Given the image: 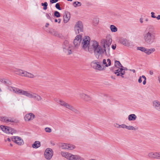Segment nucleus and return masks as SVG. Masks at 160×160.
Wrapping results in <instances>:
<instances>
[{
  "instance_id": "nucleus-1",
  "label": "nucleus",
  "mask_w": 160,
  "mask_h": 160,
  "mask_svg": "<svg viewBox=\"0 0 160 160\" xmlns=\"http://www.w3.org/2000/svg\"><path fill=\"white\" fill-rule=\"evenodd\" d=\"M112 42V39L111 38L103 39L101 41V43L103 48L98 45V43L96 41H92V46L94 50L95 55L98 59L102 58L104 52L107 56L110 55V46Z\"/></svg>"
},
{
  "instance_id": "nucleus-2",
  "label": "nucleus",
  "mask_w": 160,
  "mask_h": 160,
  "mask_svg": "<svg viewBox=\"0 0 160 160\" xmlns=\"http://www.w3.org/2000/svg\"><path fill=\"white\" fill-rule=\"evenodd\" d=\"M143 39L144 42L148 45H150L155 42L156 37L153 30L147 27L143 33Z\"/></svg>"
},
{
  "instance_id": "nucleus-3",
  "label": "nucleus",
  "mask_w": 160,
  "mask_h": 160,
  "mask_svg": "<svg viewBox=\"0 0 160 160\" xmlns=\"http://www.w3.org/2000/svg\"><path fill=\"white\" fill-rule=\"evenodd\" d=\"M54 101L58 104H60L62 106H63L69 110L72 111L76 113L79 114V111L74 108L73 106L69 104L66 102L58 98H55Z\"/></svg>"
},
{
  "instance_id": "nucleus-4",
  "label": "nucleus",
  "mask_w": 160,
  "mask_h": 160,
  "mask_svg": "<svg viewBox=\"0 0 160 160\" xmlns=\"http://www.w3.org/2000/svg\"><path fill=\"white\" fill-rule=\"evenodd\" d=\"M90 41V38L88 36H85L81 44L82 45L83 48L85 50L88 47V51L91 52L92 51V49L90 48V46H88L89 44Z\"/></svg>"
},
{
  "instance_id": "nucleus-5",
  "label": "nucleus",
  "mask_w": 160,
  "mask_h": 160,
  "mask_svg": "<svg viewBox=\"0 0 160 160\" xmlns=\"http://www.w3.org/2000/svg\"><path fill=\"white\" fill-rule=\"evenodd\" d=\"M14 91L16 93L20 94L27 96V97L31 98H33L35 93H30L27 91H23L22 90L16 88H14L13 89Z\"/></svg>"
},
{
  "instance_id": "nucleus-6",
  "label": "nucleus",
  "mask_w": 160,
  "mask_h": 160,
  "mask_svg": "<svg viewBox=\"0 0 160 160\" xmlns=\"http://www.w3.org/2000/svg\"><path fill=\"white\" fill-rule=\"evenodd\" d=\"M21 76L22 77H27L31 78H36L39 79V77H41L40 75L38 74H33L26 71L22 70L21 72Z\"/></svg>"
},
{
  "instance_id": "nucleus-7",
  "label": "nucleus",
  "mask_w": 160,
  "mask_h": 160,
  "mask_svg": "<svg viewBox=\"0 0 160 160\" xmlns=\"http://www.w3.org/2000/svg\"><path fill=\"white\" fill-rule=\"evenodd\" d=\"M74 30L76 34L83 32V24L81 21H78L76 22L74 27Z\"/></svg>"
},
{
  "instance_id": "nucleus-8",
  "label": "nucleus",
  "mask_w": 160,
  "mask_h": 160,
  "mask_svg": "<svg viewBox=\"0 0 160 160\" xmlns=\"http://www.w3.org/2000/svg\"><path fill=\"white\" fill-rule=\"evenodd\" d=\"M62 47L63 51L65 52H67L68 54L69 55L72 53L71 49V47L69 46V42L68 41L65 40L63 42Z\"/></svg>"
},
{
  "instance_id": "nucleus-9",
  "label": "nucleus",
  "mask_w": 160,
  "mask_h": 160,
  "mask_svg": "<svg viewBox=\"0 0 160 160\" xmlns=\"http://www.w3.org/2000/svg\"><path fill=\"white\" fill-rule=\"evenodd\" d=\"M0 121L6 123H8L9 122L17 123L19 122V121L18 120L12 119L10 118H9L6 116L0 117Z\"/></svg>"
},
{
  "instance_id": "nucleus-10",
  "label": "nucleus",
  "mask_w": 160,
  "mask_h": 160,
  "mask_svg": "<svg viewBox=\"0 0 160 160\" xmlns=\"http://www.w3.org/2000/svg\"><path fill=\"white\" fill-rule=\"evenodd\" d=\"M53 155V151L50 148H47L45 151L44 155L45 158L48 160L50 159Z\"/></svg>"
},
{
  "instance_id": "nucleus-11",
  "label": "nucleus",
  "mask_w": 160,
  "mask_h": 160,
  "mask_svg": "<svg viewBox=\"0 0 160 160\" xmlns=\"http://www.w3.org/2000/svg\"><path fill=\"white\" fill-rule=\"evenodd\" d=\"M82 39V36L81 35H77L73 41V44L75 47L77 48L80 45Z\"/></svg>"
},
{
  "instance_id": "nucleus-12",
  "label": "nucleus",
  "mask_w": 160,
  "mask_h": 160,
  "mask_svg": "<svg viewBox=\"0 0 160 160\" xmlns=\"http://www.w3.org/2000/svg\"><path fill=\"white\" fill-rule=\"evenodd\" d=\"M11 140L19 145H21L23 144V140L20 138L18 137H12L11 138Z\"/></svg>"
},
{
  "instance_id": "nucleus-13",
  "label": "nucleus",
  "mask_w": 160,
  "mask_h": 160,
  "mask_svg": "<svg viewBox=\"0 0 160 160\" xmlns=\"http://www.w3.org/2000/svg\"><path fill=\"white\" fill-rule=\"evenodd\" d=\"M35 118V116L33 113H30L25 115L24 119L26 122H29Z\"/></svg>"
},
{
  "instance_id": "nucleus-14",
  "label": "nucleus",
  "mask_w": 160,
  "mask_h": 160,
  "mask_svg": "<svg viewBox=\"0 0 160 160\" xmlns=\"http://www.w3.org/2000/svg\"><path fill=\"white\" fill-rule=\"evenodd\" d=\"M69 160H85V159L78 155H73L71 154L69 156Z\"/></svg>"
},
{
  "instance_id": "nucleus-15",
  "label": "nucleus",
  "mask_w": 160,
  "mask_h": 160,
  "mask_svg": "<svg viewBox=\"0 0 160 160\" xmlns=\"http://www.w3.org/2000/svg\"><path fill=\"white\" fill-rule=\"evenodd\" d=\"M124 70H125V69H123V68H120V69H118L115 71V73L116 74L117 76H119L121 74V76L123 78L124 77L123 76V75L125 73Z\"/></svg>"
},
{
  "instance_id": "nucleus-16",
  "label": "nucleus",
  "mask_w": 160,
  "mask_h": 160,
  "mask_svg": "<svg viewBox=\"0 0 160 160\" xmlns=\"http://www.w3.org/2000/svg\"><path fill=\"white\" fill-rule=\"evenodd\" d=\"M79 95L80 97L85 101H88L91 100V97L85 93H80Z\"/></svg>"
},
{
  "instance_id": "nucleus-17",
  "label": "nucleus",
  "mask_w": 160,
  "mask_h": 160,
  "mask_svg": "<svg viewBox=\"0 0 160 160\" xmlns=\"http://www.w3.org/2000/svg\"><path fill=\"white\" fill-rule=\"evenodd\" d=\"M70 18V14L69 12H65V14L63 16V21L65 23H67Z\"/></svg>"
},
{
  "instance_id": "nucleus-18",
  "label": "nucleus",
  "mask_w": 160,
  "mask_h": 160,
  "mask_svg": "<svg viewBox=\"0 0 160 160\" xmlns=\"http://www.w3.org/2000/svg\"><path fill=\"white\" fill-rule=\"evenodd\" d=\"M153 106L155 108L160 111V102L157 100H155L153 102Z\"/></svg>"
},
{
  "instance_id": "nucleus-19",
  "label": "nucleus",
  "mask_w": 160,
  "mask_h": 160,
  "mask_svg": "<svg viewBox=\"0 0 160 160\" xmlns=\"http://www.w3.org/2000/svg\"><path fill=\"white\" fill-rule=\"evenodd\" d=\"M158 152H150L148 153L149 157L152 158L158 159Z\"/></svg>"
},
{
  "instance_id": "nucleus-20",
  "label": "nucleus",
  "mask_w": 160,
  "mask_h": 160,
  "mask_svg": "<svg viewBox=\"0 0 160 160\" xmlns=\"http://www.w3.org/2000/svg\"><path fill=\"white\" fill-rule=\"evenodd\" d=\"M61 154L63 157H65L67 159L69 160L70 158L69 156H70L71 153L64 152H61Z\"/></svg>"
},
{
  "instance_id": "nucleus-21",
  "label": "nucleus",
  "mask_w": 160,
  "mask_h": 160,
  "mask_svg": "<svg viewBox=\"0 0 160 160\" xmlns=\"http://www.w3.org/2000/svg\"><path fill=\"white\" fill-rule=\"evenodd\" d=\"M136 118V116L134 114H130L128 116V119L129 121H134Z\"/></svg>"
},
{
  "instance_id": "nucleus-22",
  "label": "nucleus",
  "mask_w": 160,
  "mask_h": 160,
  "mask_svg": "<svg viewBox=\"0 0 160 160\" xmlns=\"http://www.w3.org/2000/svg\"><path fill=\"white\" fill-rule=\"evenodd\" d=\"M40 145V142L39 141H36L32 145V147L34 148H37L39 147Z\"/></svg>"
},
{
  "instance_id": "nucleus-23",
  "label": "nucleus",
  "mask_w": 160,
  "mask_h": 160,
  "mask_svg": "<svg viewBox=\"0 0 160 160\" xmlns=\"http://www.w3.org/2000/svg\"><path fill=\"white\" fill-rule=\"evenodd\" d=\"M120 42L126 46H128L129 43L128 41L126 39H122L120 40Z\"/></svg>"
},
{
  "instance_id": "nucleus-24",
  "label": "nucleus",
  "mask_w": 160,
  "mask_h": 160,
  "mask_svg": "<svg viewBox=\"0 0 160 160\" xmlns=\"http://www.w3.org/2000/svg\"><path fill=\"white\" fill-rule=\"evenodd\" d=\"M115 66L116 67L120 69V68H123V67L122 66L120 62L119 61H116L115 62Z\"/></svg>"
},
{
  "instance_id": "nucleus-25",
  "label": "nucleus",
  "mask_w": 160,
  "mask_h": 160,
  "mask_svg": "<svg viewBox=\"0 0 160 160\" xmlns=\"http://www.w3.org/2000/svg\"><path fill=\"white\" fill-rule=\"evenodd\" d=\"M111 30L112 32H116L118 31L117 28L114 25H111L110 26Z\"/></svg>"
},
{
  "instance_id": "nucleus-26",
  "label": "nucleus",
  "mask_w": 160,
  "mask_h": 160,
  "mask_svg": "<svg viewBox=\"0 0 160 160\" xmlns=\"http://www.w3.org/2000/svg\"><path fill=\"white\" fill-rule=\"evenodd\" d=\"M34 100H36L38 101H40L42 100V98L40 96L38 95L35 94L34 97L33 98Z\"/></svg>"
},
{
  "instance_id": "nucleus-27",
  "label": "nucleus",
  "mask_w": 160,
  "mask_h": 160,
  "mask_svg": "<svg viewBox=\"0 0 160 160\" xmlns=\"http://www.w3.org/2000/svg\"><path fill=\"white\" fill-rule=\"evenodd\" d=\"M146 54L148 55H150L151 53L155 51V49L154 48H151L150 49H147Z\"/></svg>"
},
{
  "instance_id": "nucleus-28",
  "label": "nucleus",
  "mask_w": 160,
  "mask_h": 160,
  "mask_svg": "<svg viewBox=\"0 0 160 160\" xmlns=\"http://www.w3.org/2000/svg\"><path fill=\"white\" fill-rule=\"evenodd\" d=\"M22 70L21 69L16 68L14 70V71L15 72V73L16 74L21 76Z\"/></svg>"
},
{
  "instance_id": "nucleus-29",
  "label": "nucleus",
  "mask_w": 160,
  "mask_h": 160,
  "mask_svg": "<svg viewBox=\"0 0 160 160\" xmlns=\"http://www.w3.org/2000/svg\"><path fill=\"white\" fill-rule=\"evenodd\" d=\"M72 5L74 7L76 8L79 6H81L82 5V3L81 2H79L75 1L73 2Z\"/></svg>"
},
{
  "instance_id": "nucleus-30",
  "label": "nucleus",
  "mask_w": 160,
  "mask_h": 160,
  "mask_svg": "<svg viewBox=\"0 0 160 160\" xmlns=\"http://www.w3.org/2000/svg\"><path fill=\"white\" fill-rule=\"evenodd\" d=\"M98 62H96V61H95L92 62L91 63V66L94 68L96 69L97 65Z\"/></svg>"
},
{
  "instance_id": "nucleus-31",
  "label": "nucleus",
  "mask_w": 160,
  "mask_h": 160,
  "mask_svg": "<svg viewBox=\"0 0 160 160\" xmlns=\"http://www.w3.org/2000/svg\"><path fill=\"white\" fill-rule=\"evenodd\" d=\"M137 49L138 50H140L142 52H143L146 53L147 51V48H145L142 47H138L137 48Z\"/></svg>"
},
{
  "instance_id": "nucleus-32",
  "label": "nucleus",
  "mask_w": 160,
  "mask_h": 160,
  "mask_svg": "<svg viewBox=\"0 0 160 160\" xmlns=\"http://www.w3.org/2000/svg\"><path fill=\"white\" fill-rule=\"evenodd\" d=\"M0 127L2 131L6 133L7 131V128L8 127H6L2 125L0 126Z\"/></svg>"
},
{
  "instance_id": "nucleus-33",
  "label": "nucleus",
  "mask_w": 160,
  "mask_h": 160,
  "mask_svg": "<svg viewBox=\"0 0 160 160\" xmlns=\"http://www.w3.org/2000/svg\"><path fill=\"white\" fill-rule=\"evenodd\" d=\"M97 68H96V69H97L99 70H102L103 69V68H102V67L101 66V65L99 64V62H98Z\"/></svg>"
},
{
  "instance_id": "nucleus-34",
  "label": "nucleus",
  "mask_w": 160,
  "mask_h": 160,
  "mask_svg": "<svg viewBox=\"0 0 160 160\" xmlns=\"http://www.w3.org/2000/svg\"><path fill=\"white\" fill-rule=\"evenodd\" d=\"M68 144L63 143L62 144L61 147L63 149H67Z\"/></svg>"
},
{
  "instance_id": "nucleus-35",
  "label": "nucleus",
  "mask_w": 160,
  "mask_h": 160,
  "mask_svg": "<svg viewBox=\"0 0 160 160\" xmlns=\"http://www.w3.org/2000/svg\"><path fill=\"white\" fill-rule=\"evenodd\" d=\"M115 127L118 128H127V126L125 124H122L120 125H118V126H117L116 125H115Z\"/></svg>"
},
{
  "instance_id": "nucleus-36",
  "label": "nucleus",
  "mask_w": 160,
  "mask_h": 160,
  "mask_svg": "<svg viewBox=\"0 0 160 160\" xmlns=\"http://www.w3.org/2000/svg\"><path fill=\"white\" fill-rule=\"evenodd\" d=\"M41 5L43 6V9L44 10H46L47 8V6L48 4L47 2H45L44 3H42Z\"/></svg>"
},
{
  "instance_id": "nucleus-37",
  "label": "nucleus",
  "mask_w": 160,
  "mask_h": 160,
  "mask_svg": "<svg viewBox=\"0 0 160 160\" xmlns=\"http://www.w3.org/2000/svg\"><path fill=\"white\" fill-rule=\"evenodd\" d=\"M75 148V146L72 144H68L67 149L69 150H72Z\"/></svg>"
},
{
  "instance_id": "nucleus-38",
  "label": "nucleus",
  "mask_w": 160,
  "mask_h": 160,
  "mask_svg": "<svg viewBox=\"0 0 160 160\" xmlns=\"http://www.w3.org/2000/svg\"><path fill=\"white\" fill-rule=\"evenodd\" d=\"M12 129L10 127H8L7 128V131L6 133L8 134H12L13 133V132L12 131Z\"/></svg>"
},
{
  "instance_id": "nucleus-39",
  "label": "nucleus",
  "mask_w": 160,
  "mask_h": 160,
  "mask_svg": "<svg viewBox=\"0 0 160 160\" xmlns=\"http://www.w3.org/2000/svg\"><path fill=\"white\" fill-rule=\"evenodd\" d=\"M54 16L57 18H59L60 17L61 15L60 13L58 12L57 11H55L54 12Z\"/></svg>"
},
{
  "instance_id": "nucleus-40",
  "label": "nucleus",
  "mask_w": 160,
  "mask_h": 160,
  "mask_svg": "<svg viewBox=\"0 0 160 160\" xmlns=\"http://www.w3.org/2000/svg\"><path fill=\"white\" fill-rule=\"evenodd\" d=\"M127 129L129 130H136V128L134 127L131 126H127Z\"/></svg>"
},
{
  "instance_id": "nucleus-41",
  "label": "nucleus",
  "mask_w": 160,
  "mask_h": 160,
  "mask_svg": "<svg viewBox=\"0 0 160 160\" xmlns=\"http://www.w3.org/2000/svg\"><path fill=\"white\" fill-rule=\"evenodd\" d=\"M51 15V14L50 13H46V16L48 19H49V20H51L52 22V19L50 16Z\"/></svg>"
},
{
  "instance_id": "nucleus-42",
  "label": "nucleus",
  "mask_w": 160,
  "mask_h": 160,
  "mask_svg": "<svg viewBox=\"0 0 160 160\" xmlns=\"http://www.w3.org/2000/svg\"><path fill=\"white\" fill-rule=\"evenodd\" d=\"M55 7L56 8L58 9L59 10H61L62 8L60 7V4L59 3H57L55 5Z\"/></svg>"
},
{
  "instance_id": "nucleus-43",
  "label": "nucleus",
  "mask_w": 160,
  "mask_h": 160,
  "mask_svg": "<svg viewBox=\"0 0 160 160\" xmlns=\"http://www.w3.org/2000/svg\"><path fill=\"white\" fill-rule=\"evenodd\" d=\"M45 131L47 132L50 133L52 131L51 129L49 128H46L45 129Z\"/></svg>"
},
{
  "instance_id": "nucleus-44",
  "label": "nucleus",
  "mask_w": 160,
  "mask_h": 160,
  "mask_svg": "<svg viewBox=\"0 0 160 160\" xmlns=\"http://www.w3.org/2000/svg\"><path fill=\"white\" fill-rule=\"evenodd\" d=\"M103 64L105 65V66L107 67L108 66V64L107 63L106 60L105 59H103Z\"/></svg>"
},
{
  "instance_id": "nucleus-45",
  "label": "nucleus",
  "mask_w": 160,
  "mask_h": 160,
  "mask_svg": "<svg viewBox=\"0 0 160 160\" xmlns=\"http://www.w3.org/2000/svg\"><path fill=\"white\" fill-rule=\"evenodd\" d=\"M151 17L152 18H156V17L155 16V13L153 12H151Z\"/></svg>"
},
{
  "instance_id": "nucleus-46",
  "label": "nucleus",
  "mask_w": 160,
  "mask_h": 160,
  "mask_svg": "<svg viewBox=\"0 0 160 160\" xmlns=\"http://www.w3.org/2000/svg\"><path fill=\"white\" fill-rule=\"evenodd\" d=\"M107 62H108V66H110L111 65V61L110 59H108L107 60Z\"/></svg>"
},
{
  "instance_id": "nucleus-47",
  "label": "nucleus",
  "mask_w": 160,
  "mask_h": 160,
  "mask_svg": "<svg viewBox=\"0 0 160 160\" xmlns=\"http://www.w3.org/2000/svg\"><path fill=\"white\" fill-rule=\"evenodd\" d=\"M58 0H50V2L52 3H56L58 2Z\"/></svg>"
},
{
  "instance_id": "nucleus-48",
  "label": "nucleus",
  "mask_w": 160,
  "mask_h": 160,
  "mask_svg": "<svg viewBox=\"0 0 160 160\" xmlns=\"http://www.w3.org/2000/svg\"><path fill=\"white\" fill-rule=\"evenodd\" d=\"M112 48L113 49L115 50L116 49V45H112Z\"/></svg>"
},
{
  "instance_id": "nucleus-49",
  "label": "nucleus",
  "mask_w": 160,
  "mask_h": 160,
  "mask_svg": "<svg viewBox=\"0 0 160 160\" xmlns=\"http://www.w3.org/2000/svg\"><path fill=\"white\" fill-rule=\"evenodd\" d=\"M3 81L6 84V85L8 86L9 85H10V84L8 83H7V82L6 81Z\"/></svg>"
},
{
  "instance_id": "nucleus-50",
  "label": "nucleus",
  "mask_w": 160,
  "mask_h": 160,
  "mask_svg": "<svg viewBox=\"0 0 160 160\" xmlns=\"http://www.w3.org/2000/svg\"><path fill=\"white\" fill-rule=\"evenodd\" d=\"M158 159H160V152H158Z\"/></svg>"
},
{
  "instance_id": "nucleus-51",
  "label": "nucleus",
  "mask_w": 160,
  "mask_h": 160,
  "mask_svg": "<svg viewBox=\"0 0 160 160\" xmlns=\"http://www.w3.org/2000/svg\"><path fill=\"white\" fill-rule=\"evenodd\" d=\"M156 18L158 20L160 19V15H159L157 17H156Z\"/></svg>"
},
{
  "instance_id": "nucleus-52",
  "label": "nucleus",
  "mask_w": 160,
  "mask_h": 160,
  "mask_svg": "<svg viewBox=\"0 0 160 160\" xmlns=\"http://www.w3.org/2000/svg\"><path fill=\"white\" fill-rule=\"evenodd\" d=\"M141 77H142V78L144 79V80H146V77L142 75L141 76Z\"/></svg>"
},
{
  "instance_id": "nucleus-53",
  "label": "nucleus",
  "mask_w": 160,
  "mask_h": 160,
  "mask_svg": "<svg viewBox=\"0 0 160 160\" xmlns=\"http://www.w3.org/2000/svg\"><path fill=\"white\" fill-rule=\"evenodd\" d=\"M142 20H143V19H142V18H140V21L141 23H142L143 22Z\"/></svg>"
},
{
  "instance_id": "nucleus-54",
  "label": "nucleus",
  "mask_w": 160,
  "mask_h": 160,
  "mask_svg": "<svg viewBox=\"0 0 160 160\" xmlns=\"http://www.w3.org/2000/svg\"><path fill=\"white\" fill-rule=\"evenodd\" d=\"M149 73L150 75H152L153 74V72L152 71H150L149 72Z\"/></svg>"
},
{
  "instance_id": "nucleus-55",
  "label": "nucleus",
  "mask_w": 160,
  "mask_h": 160,
  "mask_svg": "<svg viewBox=\"0 0 160 160\" xmlns=\"http://www.w3.org/2000/svg\"><path fill=\"white\" fill-rule=\"evenodd\" d=\"M146 81H143V84L144 85H145L146 84Z\"/></svg>"
},
{
  "instance_id": "nucleus-56",
  "label": "nucleus",
  "mask_w": 160,
  "mask_h": 160,
  "mask_svg": "<svg viewBox=\"0 0 160 160\" xmlns=\"http://www.w3.org/2000/svg\"><path fill=\"white\" fill-rule=\"evenodd\" d=\"M49 24L48 23H47L46 24L45 26L46 27H48L49 25Z\"/></svg>"
},
{
  "instance_id": "nucleus-57",
  "label": "nucleus",
  "mask_w": 160,
  "mask_h": 160,
  "mask_svg": "<svg viewBox=\"0 0 160 160\" xmlns=\"http://www.w3.org/2000/svg\"><path fill=\"white\" fill-rule=\"evenodd\" d=\"M104 96H105V97H108V94H104Z\"/></svg>"
},
{
  "instance_id": "nucleus-58",
  "label": "nucleus",
  "mask_w": 160,
  "mask_h": 160,
  "mask_svg": "<svg viewBox=\"0 0 160 160\" xmlns=\"http://www.w3.org/2000/svg\"><path fill=\"white\" fill-rule=\"evenodd\" d=\"M58 23H60L61 22V20L60 19H58Z\"/></svg>"
},
{
  "instance_id": "nucleus-59",
  "label": "nucleus",
  "mask_w": 160,
  "mask_h": 160,
  "mask_svg": "<svg viewBox=\"0 0 160 160\" xmlns=\"http://www.w3.org/2000/svg\"><path fill=\"white\" fill-rule=\"evenodd\" d=\"M7 140L9 141V142H10L11 141V139H10V138H7Z\"/></svg>"
},
{
  "instance_id": "nucleus-60",
  "label": "nucleus",
  "mask_w": 160,
  "mask_h": 160,
  "mask_svg": "<svg viewBox=\"0 0 160 160\" xmlns=\"http://www.w3.org/2000/svg\"><path fill=\"white\" fill-rule=\"evenodd\" d=\"M130 70L132 71L134 73L135 72V70L134 69Z\"/></svg>"
},
{
  "instance_id": "nucleus-61",
  "label": "nucleus",
  "mask_w": 160,
  "mask_h": 160,
  "mask_svg": "<svg viewBox=\"0 0 160 160\" xmlns=\"http://www.w3.org/2000/svg\"><path fill=\"white\" fill-rule=\"evenodd\" d=\"M118 125H119V124H118V123H116V124H114V126H115V125H116V126H118Z\"/></svg>"
},
{
  "instance_id": "nucleus-62",
  "label": "nucleus",
  "mask_w": 160,
  "mask_h": 160,
  "mask_svg": "<svg viewBox=\"0 0 160 160\" xmlns=\"http://www.w3.org/2000/svg\"><path fill=\"white\" fill-rule=\"evenodd\" d=\"M142 77L141 76H140L139 78L138 79V80H141Z\"/></svg>"
},
{
  "instance_id": "nucleus-63",
  "label": "nucleus",
  "mask_w": 160,
  "mask_h": 160,
  "mask_svg": "<svg viewBox=\"0 0 160 160\" xmlns=\"http://www.w3.org/2000/svg\"><path fill=\"white\" fill-rule=\"evenodd\" d=\"M148 18H146L145 20V21H146V22H147L148 21Z\"/></svg>"
},
{
  "instance_id": "nucleus-64",
  "label": "nucleus",
  "mask_w": 160,
  "mask_h": 160,
  "mask_svg": "<svg viewBox=\"0 0 160 160\" xmlns=\"http://www.w3.org/2000/svg\"><path fill=\"white\" fill-rule=\"evenodd\" d=\"M158 80H160V75L158 77Z\"/></svg>"
}]
</instances>
